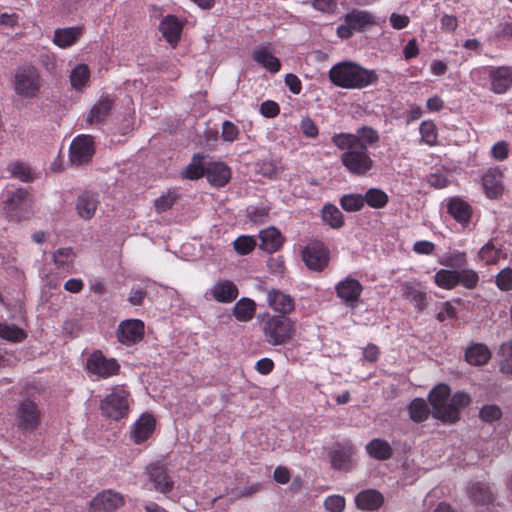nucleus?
<instances>
[{"label":"nucleus","mask_w":512,"mask_h":512,"mask_svg":"<svg viewBox=\"0 0 512 512\" xmlns=\"http://www.w3.org/2000/svg\"><path fill=\"white\" fill-rule=\"evenodd\" d=\"M377 130L363 126L356 133H338L332 137V143L343 151L341 162L354 175H365L373 167V160L367 148L379 142Z\"/></svg>","instance_id":"obj_1"},{"label":"nucleus","mask_w":512,"mask_h":512,"mask_svg":"<svg viewBox=\"0 0 512 512\" xmlns=\"http://www.w3.org/2000/svg\"><path fill=\"white\" fill-rule=\"evenodd\" d=\"M428 400L432 407V416L445 424L456 423L461 411L471 402L470 396L465 392L451 395L450 387L444 383L436 385L430 391Z\"/></svg>","instance_id":"obj_2"},{"label":"nucleus","mask_w":512,"mask_h":512,"mask_svg":"<svg viewBox=\"0 0 512 512\" xmlns=\"http://www.w3.org/2000/svg\"><path fill=\"white\" fill-rule=\"evenodd\" d=\"M257 324L265 343L271 346L290 344L296 335V320L283 315L263 312L257 316Z\"/></svg>","instance_id":"obj_3"},{"label":"nucleus","mask_w":512,"mask_h":512,"mask_svg":"<svg viewBox=\"0 0 512 512\" xmlns=\"http://www.w3.org/2000/svg\"><path fill=\"white\" fill-rule=\"evenodd\" d=\"M330 81L337 87L345 89H362L378 81L374 70L366 69L354 62H340L329 71Z\"/></svg>","instance_id":"obj_4"},{"label":"nucleus","mask_w":512,"mask_h":512,"mask_svg":"<svg viewBox=\"0 0 512 512\" xmlns=\"http://www.w3.org/2000/svg\"><path fill=\"white\" fill-rule=\"evenodd\" d=\"M131 403L128 389L123 385L115 386L101 400L100 410L103 416L118 421L127 417Z\"/></svg>","instance_id":"obj_5"},{"label":"nucleus","mask_w":512,"mask_h":512,"mask_svg":"<svg viewBox=\"0 0 512 512\" xmlns=\"http://www.w3.org/2000/svg\"><path fill=\"white\" fill-rule=\"evenodd\" d=\"M41 79L39 72L33 66H25L16 70L14 90L23 98H36L40 92Z\"/></svg>","instance_id":"obj_6"},{"label":"nucleus","mask_w":512,"mask_h":512,"mask_svg":"<svg viewBox=\"0 0 512 512\" xmlns=\"http://www.w3.org/2000/svg\"><path fill=\"white\" fill-rule=\"evenodd\" d=\"M376 17L363 10H352L344 18V24L337 28V35L341 39L350 38L355 32H362L366 28L377 25Z\"/></svg>","instance_id":"obj_7"},{"label":"nucleus","mask_w":512,"mask_h":512,"mask_svg":"<svg viewBox=\"0 0 512 512\" xmlns=\"http://www.w3.org/2000/svg\"><path fill=\"white\" fill-rule=\"evenodd\" d=\"M95 154V143L91 135H78L69 147V161L73 166L88 164Z\"/></svg>","instance_id":"obj_8"},{"label":"nucleus","mask_w":512,"mask_h":512,"mask_svg":"<svg viewBox=\"0 0 512 512\" xmlns=\"http://www.w3.org/2000/svg\"><path fill=\"white\" fill-rule=\"evenodd\" d=\"M86 369L89 374L106 379L117 375L120 365L114 358H106L99 350L94 351L87 359Z\"/></svg>","instance_id":"obj_9"},{"label":"nucleus","mask_w":512,"mask_h":512,"mask_svg":"<svg viewBox=\"0 0 512 512\" xmlns=\"http://www.w3.org/2000/svg\"><path fill=\"white\" fill-rule=\"evenodd\" d=\"M40 416V410L36 403L25 399L16 410L15 425L22 432L33 431L40 423Z\"/></svg>","instance_id":"obj_10"},{"label":"nucleus","mask_w":512,"mask_h":512,"mask_svg":"<svg viewBox=\"0 0 512 512\" xmlns=\"http://www.w3.org/2000/svg\"><path fill=\"white\" fill-rule=\"evenodd\" d=\"M335 291L347 307L356 308L363 292L362 284L355 278L346 277L335 285Z\"/></svg>","instance_id":"obj_11"},{"label":"nucleus","mask_w":512,"mask_h":512,"mask_svg":"<svg viewBox=\"0 0 512 512\" xmlns=\"http://www.w3.org/2000/svg\"><path fill=\"white\" fill-rule=\"evenodd\" d=\"M145 325L139 319H126L119 323L116 336L120 343L131 346L144 337Z\"/></svg>","instance_id":"obj_12"},{"label":"nucleus","mask_w":512,"mask_h":512,"mask_svg":"<svg viewBox=\"0 0 512 512\" xmlns=\"http://www.w3.org/2000/svg\"><path fill=\"white\" fill-rule=\"evenodd\" d=\"M145 473L155 491L167 494L173 490L174 482L164 465L160 463H150L146 466Z\"/></svg>","instance_id":"obj_13"},{"label":"nucleus","mask_w":512,"mask_h":512,"mask_svg":"<svg viewBox=\"0 0 512 512\" xmlns=\"http://www.w3.org/2000/svg\"><path fill=\"white\" fill-rule=\"evenodd\" d=\"M302 259L309 269L321 271L328 265L329 253L321 242H312L303 249Z\"/></svg>","instance_id":"obj_14"},{"label":"nucleus","mask_w":512,"mask_h":512,"mask_svg":"<svg viewBox=\"0 0 512 512\" xmlns=\"http://www.w3.org/2000/svg\"><path fill=\"white\" fill-rule=\"evenodd\" d=\"M239 295L237 285L228 279H219L206 291L205 296L218 303H232Z\"/></svg>","instance_id":"obj_15"},{"label":"nucleus","mask_w":512,"mask_h":512,"mask_svg":"<svg viewBox=\"0 0 512 512\" xmlns=\"http://www.w3.org/2000/svg\"><path fill=\"white\" fill-rule=\"evenodd\" d=\"M124 503L122 494L112 490H104L91 500L89 512H115Z\"/></svg>","instance_id":"obj_16"},{"label":"nucleus","mask_w":512,"mask_h":512,"mask_svg":"<svg viewBox=\"0 0 512 512\" xmlns=\"http://www.w3.org/2000/svg\"><path fill=\"white\" fill-rule=\"evenodd\" d=\"M490 89L495 94H504L512 87V66L487 68Z\"/></svg>","instance_id":"obj_17"},{"label":"nucleus","mask_w":512,"mask_h":512,"mask_svg":"<svg viewBox=\"0 0 512 512\" xmlns=\"http://www.w3.org/2000/svg\"><path fill=\"white\" fill-rule=\"evenodd\" d=\"M266 301L269 308L278 313L277 315L288 317L295 310L294 298L279 289L272 288L268 290Z\"/></svg>","instance_id":"obj_18"},{"label":"nucleus","mask_w":512,"mask_h":512,"mask_svg":"<svg viewBox=\"0 0 512 512\" xmlns=\"http://www.w3.org/2000/svg\"><path fill=\"white\" fill-rule=\"evenodd\" d=\"M156 420L153 415L143 413L131 426L130 438L135 444H142L153 434Z\"/></svg>","instance_id":"obj_19"},{"label":"nucleus","mask_w":512,"mask_h":512,"mask_svg":"<svg viewBox=\"0 0 512 512\" xmlns=\"http://www.w3.org/2000/svg\"><path fill=\"white\" fill-rule=\"evenodd\" d=\"M114 100L109 96L101 97L88 111L85 121L89 125L101 124L110 116Z\"/></svg>","instance_id":"obj_20"},{"label":"nucleus","mask_w":512,"mask_h":512,"mask_svg":"<svg viewBox=\"0 0 512 512\" xmlns=\"http://www.w3.org/2000/svg\"><path fill=\"white\" fill-rule=\"evenodd\" d=\"M182 29L183 24L175 15L165 16L159 24V30L162 33V36L173 47L178 44Z\"/></svg>","instance_id":"obj_21"},{"label":"nucleus","mask_w":512,"mask_h":512,"mask_svg":"<svg viewBox=\"0 0 512 512\" xmlns=\"http://www.w3.org/2000/svg\"><path fill=\"white\" fill-rule=\"evenodd\" d=\"M356 449L351 444H345L331 452L332 467L338 470L348 471L353 466V457Z\"/></svg>","instance_id":"obj_22"},{"label":"nucleus","mask_w":512,"mask_h":512,"mask_svg":"<svg viewBox=\"0 0 512 512\" xmlns=\"http://www.w3.org/2000/svg\"><path fill=\"white\" fill-rule=\"evenodd\" d=\"M447 212L458 223L466 225L471 219L472 207L460 197H451L447 200Z\"/></svg>","instance_id":"obj_23"},{"label":"nucleus","mask_w":512,"mask_h":512,"mask_svg":"<svg viewBox=\"0 0 512 512\" xmlns=\"http://www.w3.org/2000/svg\"><path fill=\"white\" fill-rule=\"evenodd\" d=\"M83 32L81 26L58 28L54 31L53 43L62 49L69 48L77 43Z\"/></svg>","instance_id":"obj_24"},{"label":"nucleus","mask_w":512,"mask_h":512,"mask_svg":"<svg viewBox=\"0 0 512 512\" xmlns=\"http://www.w3.org/2000/svg\"><path fill=\"white\" fill-rule=\"evenodd\" d=\"M206 178L214 187H222L231 178L230 168L223 162H211L206 166Z\"/></svg>","instance_id":"obj_25"},{"label":"nucleus","mask_w":512,"mask_h":512,"mask_svg":"<svg viewBox=\"0 0 512 512\" xmlns=\"http://www.w3.org/2000/svg\"><path fill=\"white\" fill-rule=\"evenodd\" d=\"M259 237L261 240V249L269 253H273L279 250L284 242V238L281 232L275 227H269L261 230Z\"/></svg>","instance_id":"obj_26"},{"label":"nucleus","mask_w":512,"mask_h":512,"mask_svg":"<svg viewBox=\"0 0 512 512\" xmlns=\"http://www.w3.org/2000/svg\"><path fill=\"white\" fill-rule=\"evenodd\" d=\"M356 505L362 510H376L383 503V496L376 490H364L355 497Z\"/></svg>","instance_id":"obj_27"},{"label":"nucleus","mask_w":512,"mask_h":512,"mask_svg":"<svg viewBox=\"0 0 512 512\" xmlns=\"http://www.w3.org/2000/svg\"><path fill=\"white\" fill-rule=\"evenodd\" d=\"M256 312V303L250 298L239 299L232 308V314L239 322H249Z\"/></svg>","instance_id":"obj_28"},{"label":"nucleus","mask_w":512,"mask_h":512,"mask_svg":"<svg viewBox=\"0 0 512 512\" xmlns=\"http://www.w3.org/2000/svg\"><path fill=\"white\" fill-rule=\"evenodd\" d=\"M504 174L498 167L489 168L482 176V186L486 192H501Z\"/></svg>","instance_id":"obj_29"},{"label":"nucleus","mask_w":512,"mask_h":512,"mask_svg":"<svg viewBox=\"0 0 512 512\" xmlns=\"http://www.w3.org/2000/svg\"><path fill=\"white\" fill-rule=\"evenodd\" d=\"M27 207L25 194H12L4 205L5 213L11 219L19 220L24 217V210Z\"/></svg>","instance_id":"obj_30"},{"label":"nucleus","mask_w":512,"mask_h":512,"mask_svg":"<svg viewBox=\"0 0 512 512\" xmlns=\"http://www.w3.org/2000/svg\"><path fill=\"white\" fill-rule=\"evenodd\" d=\"M98 203L95 194H80L76 202L78 215L85 220L91 219L95 214Z\"/></svg>","instance_id":"obj_31"},{"label":"nucleus","mask_w":512,"mask_h":512,"mask_svg":"<svg viewBox=\"0 0 512 512\" xmlns=\"http://www.w3.org/2000/svg\"><path fill=\"white\" fill-rule=\"evenodd\" d=\"M75 258L76 254L74 250L70 247L59 248L52 255V259L55 266L58 269L64 270L68 273H71L73 271Z\"/></svg>","instance_id":"obj_32"},{"label":"nucleus","mask_w":512,"mask_h":512,"mask_svg":"<svg viewBox=\"0 0 512 512\" xmlns=\"http://www.w3.org/2000/svg\"><path fill=\"white\" fill-rule=\"evenodd\" d=\"M491 357L487 346L481 343L473 344L467 348L465 353L466 361L475 366L484 365Z\"/></svg>","instance_id":"obj_33"},{"label":"nucleus","mask_w":512,"mask_h":512,"mask_svg":"<svg viewBox=\"0 0 512 512\" xmlns=\"http://www.w3.org/2000/svg\"><path fill=\"white\" fill-rule=\"evenodd\" d=\"M403 296L414 303V306L418 310L424 309L426 306V293L420 290L417 285L413 282H404L401 285Z\"/></svg>","instance_id":"obj_34"},{"label":"nucleus","mask_w":512,"mask_h":512,"mask_svg":"<svg viewBox=\"0 0 512 512\" xmlns=\"http://www.w3.org/2000/svg\"><path fill=\"white\" fill-rule=\"evenodd\" d=\"M253 59L271 73H276L281 68L280 60L272 55L267 48L255 50L253 52Z\"/></svg>","instance_id":"obj_35"},{"label":"nucleus","mask_w":512,"mask_h":512,"mask_svg":"<svg viewBox=\"0 0 512 512\" xmlns=\"http://www.w3.org/2000/svg\"><path fill=\"white\" fill-rule=\"evenodd\" d=\"M367 453L377 459L386 460L392 456V448L390 444L382 439H373L366 445Z\"/></svg>","instance_id":"obj_36"},{"label":"nucleus","mask_w":512,"mask_h":512,"mask_svg":"<svg viewBox=\"0 0 512 512\" xmlns=\"http://www.w3.org/2000/svg\"><path fill=\"white\" fill-rule=\"evenodd\" d=\"M205 156L196 154L192 157L191 162L182 172V176L186 179L197 180L202 176H206V167L203 164Z\"/></svg>","instance_id":"obj_37"},{"label":"nucleus","mask_w":512,"mask_h":512,"mask_svg":"<svg viewBox=\"0 0 512 512\" xmlns=\"http://www.w3.org/2000/svg\"><path fill=\"white\" fill-rule=\"evenodd\" d=\"M71 86L76 90L86 87L90 80V70L86 64L76 65L70 73Z\"/></svg>","instance_id":"obj_38"},{"label":"nucleus","mask_w":512,"mask_h":512,"mask_svg":"<svg viewBox=\"0 0 512 512\" xmlns=\"http://www.w3.org/2000/svg\"><path fill=\"white\" fill-rule=\"evenodd\" d=\"M409 416L414 422L420 423L428 419L430 409L422 398H415L408 406Z\"/></svg>","instance_id":"obj_39"},{"label":"nucleus","mask_w":512,"mask_h":512,"mask_svg":"<svg viewBox=\"0 0 512 512\" xmlns=\"http://www.w3.org/2000/svg\"><path fill=\"white\" fill-rule=\"evenodd\" d=\"M468 496L475 505L488 504L492 499L489 488L483 483H475L468 489Z\"/></svg>","instance_id":"obj_40"},{"label":"nucleus","mask_w":512,"mask_h":512,"mask_svg":"<svg viewBox=\"0 0 512 512\" xmlns=\"http://www.w3.org/2000/svg\"><path fill=\"white\" fill-rule=\"evenodd\" d=\"M457 269L456 270H447L440 269L434 275L435 284L446 290H451L457 286Z\"/></svg>","instance_id":"obj_41"},{"label":"nucleus","mask_w":512,"mask_h":512,"mask_svg":"<svg viewBox=\"0 0 512 512\" xmlns=\"http://www.w3.org/2000/svg\"><path fill=\"white\" fill-rule=\"evenodd\" d=\"M322 220L334 229L342 227L344 223L341 211L332 204L323 207Z\"/></svg>","instance_id":"obj_42"},{"label":"nucleus","mask_w":512,"mask_h":512,"mask_svg":"<svg viewBox=\"0 0 512 512\" xmlns=\"http://www.w3.org/2000/svg\"><path fill=\"white\" fill-rule=\"evenodd\" d=\"M421 141L429 146H435L438 142V132L435 123L431 120L423 121L420 124Z\"/></svg>","instance_id":"obj_43"},{"label":"nucleus","mask_w":512,"mask_h":512,"mask_svg":"<svg viewBox=\"0 0 512 512\" xmlns=\"http://www.w3.org/2000/svg\"><path fill=\"white\" fill-rule=\"evenodd\" d=\"M0 337L11 342H21L26 338V333L14 324L1 323Z\"/></svg>","instance_id":"obj_44"},{"label":"nucleus","mask_w":512,"mask_h":512,"mask_svg":"<svg viewBox=\"0 0 512 512\" xmlns=\"http://www.w3.org/2000/svg\"><path fill=\"white\" fill-rule=\"evenodd\" d=\"M8 172L14 178H17L23 182L32 181L34 176L30 169V167L23 162H13L10 163L7 167Z\"/></svg>","instance_id":"obj_45"},{"label":"nucleus","mask_w":512,"mask_h":512,"mask_svg":"<svg viewBox=\"0 0 512 512\" xmlns=\"http://www.w3.org/2000/svg\"><path fill=\"white\" fill-rule=\"evenodd\" d=\"M479 257L485 264L492 265L496 264L500 258L504 257V254L500 249H497L489 242L480 249Z\"/></svg>","instance_id":"obj_46"},{"label":"nucleus","mask_w":512,"mask_h":512,"mask_svg":"<svg viewBox=\"0 0 512 512\" xmlns=\"http://www.w3.org/2000/svg\"><path fill=\"white\" fill-rule=\"evenodd\" d=\"M456 274L457 285H462L466 289H474L479 282L478 274L472 269H459Z\"/></svg>","instance_id":"obj_47"},{"label":"nucleus","mask_w":512,"mask_h":512,"mask_svg":"<svg viewBox=\"0 0 512 512\" xmlns=\"http://www.w3.org/2000/svg\"><path fill=\"white\" fill-rule=\"evenodd\" d=\"M340 203L344 210L355 212L364 206V197L362 194H344Z\"/></svg>","instance_id":"obj_48"},{"label":"nucleus","mask_w":512,"mask_h":512,"mask_svg":"<svg viewBox=\"0 0 512 512\" xmlns=\"http://www.w3.org/2000/svg\"><path fill=\"white\" fill-rule=\"evenodd\" d=\"M233 246L238 254L247 255L254 250L256 240L252 236L242 235L233 242Z\"/></svg>","instance_id":"obj_49"},{"label":"nucleus","mask_w":512,"mask_h":512,"mask_svg":"<svg viewBox=\"0 0 512 512\" xmlns=\"http://www.w3.org/2000/svg\"><path fill=\"white\" fill-rule=\"evenodd\" d=\"M240 134L239 128L231 121L222 123L221 137L225 142H234Z\"/></svg>","instance_id":"obj_50"},{"label":"nucleus","mask_w":512,"mask_h":512,"mask_svg":"<svg viewBox=\"0 0 512 512\" xmlns=\"http://www.w3.org/2000/svg\"><path fill=\"white\" fill-rule=\"evenodd\" d=\"M20 16L15 12L0 14V30L14 29L19 25Z\"/></svg>","instance_id":"obj_51"},{"label":"nucleus","mask_w":512,"mask_h":512,"mask_svg":"<svg viewBox=\"0 0 512 512\" xmlns=\"http://www.w3.org/2000/svg\"><path fill=\"white\" fill-rule=\"evenodd\" d=\"M496 284L498 288L504 291L512 289V269L504 268L496 276Z\"/></svg>","instance_id":"obj_52"},{"label":"nucleus","mask_w":512,"mask_h":512,"mask_svg":"<svg viewBox=\"0 0 512 512\" xmlns=\"http://www.w3.org/2000/svg\"><path fill=\"white\" fill-rule=\"evenodd\" d=\"M324 506L330 512H342L345 508V499L340 495H331L325 499Z\"/></svg>","instance_id":"obj_53"},{"label":"nucleus","mask_w":512,"mask_h":512,"mask_svg":"<svg viewBox=\"0 0 512 512\" xmlns=\"http://www.w3.org/2000/svg\"><path fill=\"white\" fill-rule=\"evenodd\" d=\"M491 156L497 161H503L509 156V144L506 141H499L491 148Z\"/></svg>","instance_id":"obj_54"},{"label":"nucleus","mask_w":512,"mask_h":512,"mask_svg":"<svg viewBox=\"0 0 512 512\" xmlns=\"http://www.w3.org/2000/svg\"><path fill=\"white\" fill-rule=\"evenodd\" d=\"M480 417L486 422H493L501 417V410L496 405H487L481 409Z\"/></svg>","instance_id":"obj_55"},{"label":"nucleus","mask_w":512,"mask_h":512,"mask_svg":"<svg viewBox=\"0 0 512 512\" xmlns=\"http://www.w3.org/2000/svg\"><path fill=\"white\" fill-rule=\"evenodd\" d=\"M388 202L387 194H365L364 203L372 208H382Z\"/></svg>","instance_id":"obj_56"},{"label":"nucleus","mask_w":512,"mask_h":512,"mask_svg":"<svg viewBox=\"0 0 512 512\" xmlns=\"http://www.w3.org/2000/svg\"><path fill=\"white\" fill-rule=\"evenodd\" d=\"M176 201V194H162L155 200V208L158 212L169 209Z\"/></svg>","instance_id":"obj_57"},{"label":"nucleus","mask_w":512,"mask_h":512,"mask_svg":"<svg viewBox=\"0 0 512 512\" xmlns=\"http://www.w3.org/2000/svg\"><path fill=\"white\" fill-rule=\"evenodd\" d=\"M260 113L267 118H274L280 113V107L276 102L267 100L261 104Z\"/></svg>","instance_id":"obj_58"},{"label":"nucleus","mask_w":512,"mask_h":512,"mask_svg":"<svg viewBox=\"0 0 512 512\" xmlns=\"http://www.w3.org/2000/svg\"><path fill=\"white\" fill-rule=\"evenodd\" d=\"M434 250L435 244L426 240L417 241L413 245V251L417 254L430 255Z\"/></svg>","instance_id":"obj_59"},{"label":"nucleus","mask_w":512,"mask_h":512,"mask_svg":"<svg viewBox=\"0 0 512 512\" xmlns=\"http://www.w3.org/2000/svg\"><path fill=\"white\" fill-rule=\"evenodd\" d=\"M337 1L338 0H314L313 6L321 12L333 13L337 8Z\"/></svg>","instance_id":"obj_60"},{"label":"nucleus","mask_w":512,"mask_h":512,"mask_svg":"<svg viewBox=\"0 0 512 512\" xmlns=\"http://www.w3.org/2000/svg\"><path fill=\"white\" fill-rule=\"evenodd\" d=\"M285 84L293 94H299L302 90L301 80L295 74L289 73L285 76Z\"/></svg>","instance_id":"obj_61"},{"label":"nucleus","mask_w":512,"mask_h":512,"mask_svg":"<svg viewBox=\"0 0 512 512\" xmlns=\"http://www.w3.org/2000/svg\"><path fill=\"white\" fill-rule=\"evenodd\" d=\"M248 216L255 223L262 222L268 216V209L265 207H249Z\"/></svg>","instance_id":"obj_62"},{"label":"nucleus","mask_w":512,"mask_h":512,"mask_svg":"<svg viewBox=\"0 0 512 512\" xmlns=\"http://www.w3.org/2000/svg\"><path fill=\"white\" fill-rule=\"evenodd\" d=\"M390 23L394 29L401 30L408 26L410 19L407 15L392 13L390 15Z\"/></svg>","instance_id":"obj_63"},{"label":"nucleus","mask_w":512,"mask_h":512,"mask_svg":"<svg viewBox=\"0 0 512 512\" xmlns=\"http://www.w3.org/2000/svg\"><path fill=\"white\" fill-rule=\"evenodd\" d=\"M300 126L305 136L315 138L318 135V128L310 118L302 119Z\"/></svg>","instance_id":"obj_64"}]
</instances>
